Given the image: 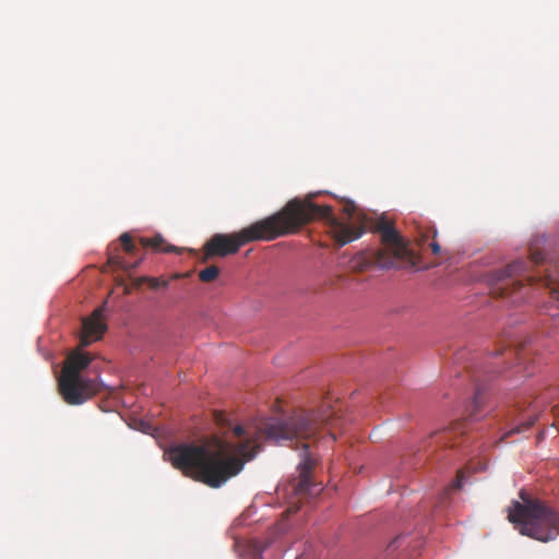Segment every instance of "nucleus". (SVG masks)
<instances>
[{
  "label": "nucleus",
  "mask_w": 559,
  "mask_h": 559,
  "mask_svg": "<svg viewBox=\"0 0 559 559\" xmlns=\"http://www.w3.org/2000/svg\"><path fill=\"white\" fill-rule=\"evenodd\" d=\"M120 241H121V246H122V249L126 253L128 254H134L136 252V247L133 242V239L132 237L130 236V234L128 233H123L121 236H120Z\"/></svg>",
  "instance_id": "obj_15"
},
{
  "label": "nucleus",
  "mask_w": 559,
  "mask_h": 559,
  "mask_svg": "<svg viewBox=\"0 0 559 559\" xmlns=\"http://www.w3.org/2000/svg\"><path fill=\"white\" fill-rule=\"evenodd\" d=\"M59 393L69 405H81L102 391V384L96 379L60 374L58 380Z\"/></svg>",
  "instance_id": "obj_6"
},
{
  "label": "nucleus",
  "mask_w": 559,
  "mask_h": 559,
  "mask_svg": "<svg viewBox=\"0 0 559 559\" xmlns=\"http://www.w3.org/2000/svg\"><path fill=\"white\" fill-rule=\"evenodd\" d=\"M317 218L329 222V234L336 245L342 247L349 242V226L332 216L326 205H318L310 200L295 198L288 201L278 212L260 219L234 234H215L203 246L201 261L224 258L235 254L239 249L252 241H271L278 237L298 233L301 227Z\"/></svg>",
  "instance_id": "obj_2"
},
{
  "label": "nucleus",
  "mask_w": 559,
  "mask_h": 559,
  "mask_svg": "<svg viewBox=\"0 0 559 559\" xmlns=\"http://www.w3.org/2000/svg\"><path fill=\"white\" fill-rule=\"evenodd\" d=\"M219 274V269L216 265L207 266L199 272L201 282L209 283L214 281Z\"/></svg>",
  "instance_id": "obj_14"
},
{
  "label": "nucleus",
  "mask_w": 559,
  "mask_h": 559,
  "mask_svg": "<svg viewBox=\"0 0 559 559\" xmlns=\"http://www.w3.org/2000/svg\"><path fill=\"white\" fill-rule=\"evenodd\" d=\"M298 509H299V507H289V508L286 510V513H295Z\"/></svg>",
  "instance_id": "obj_23"
},
{
  "label": "nucleus",
  "mask_w": 559,
  "mask_h": 559,
  "mask_svg": "<svg viewBox=\"0 0 559 559\" xmlns=\"http://www.w3.org/2000/svg\"><path fill=\"white\" fill-rule=\"evenodd\" d=\"M107 301L96 308L91 316L82 320V333L80 337V346L86 347L93 342L102 338L107 330L104 313L106 311Z\"/></svg>",
  "instance_id": "obj_7"
},
{
  "label": "nucleus",
  "mask_w": 559,
  "mask_h": 559,
  "mask_svg": "<svg viewBox=\"0 0 559 559\" xmlns=\"http://www.w3.org/2000/svg\"><path fill=\"white\" fill-rule=\"evenodd\" d=\"M108 263L112 266V267H118V269H122V270H130V269H134L138 266L139 264V261L133 263V264H130L128 263L123 257L119 255V254H109L108 257Z\"/></svg>",
  "instance_id": "obj_12"
},
{
  "label": "nucleus",
  "mask_w": 559,
  "mask_h": 559,
  "mask_svg": "<svg viewBox=\"0 0 559 559\" xmlns=\"http://www.w3.org/2000/svg\"><path fill=\"white\" fill-rule=\"evenodd\" d=\"M367 230L380 234L382 247L353 255L352 270L365 271L371 266L382 270L412 269L418 264L419 257L409 249L392 222L367 213L352 200V241Z\"/></svg>",
  "instance_id": "obj_3"
},
{
  "label": "nucleus",
  "mask_w": 559,
  "mask_h": 559,
  "mask_svg": "<svg viewBox=\"0 0 559 559\" xmlns=\"http://www.w3.org/2000/svg\"><path fill=\"white\" fill-rule=\"evenodd\" d=\"M463 478H464V472L457 471L456 478L452 481L450 487L447 489L445 493H448L449 490L460 489L462 487Z\"/></svg>",
  "instance_id": "obj_20"
},
{
  "label": "nucleus",
  "mask_w": 559,
  "mask_h": 559,
  "mask_svg": "<svg viewBox=\"0 0 559 559\" xmlns=\"http://www.w3.org/2000/svg\"><path fill=\"white\" fill-rule=\"evenodd\" d=\"M213 417L215 423L222 428V429H230L233 428V424L230 419L228 418L227 414L224 412L215 411L213 413Z\"/></svg>",
  "instance_id": "obj_16"
},
{
  "label": "nucleus",
  "mask_w": 559,
  "mask_h": 559,
  "mask_svg": "<svg viewBox=\"0 0 559 559\" xmlns=\"http://www.w3.org/2000/svg\"><path fill=\"white\" fill-rule=\"evenodd\" d=\"M465 423L464 421H456L454 423L449 429H444L442 431H436L431 433L430 440L428 445H431L433 441L437 443L443 444V445H450L453 447L452 443V436L453 435H462L464 433Z\"/></svg>",
  "instance_id": "obj_10"
},
{
  "label": "nucleus",
  "mask_w": 559,
  "mask_h": 559,
  "mask_svg": "<svg viewBox=\"0 0 559 559\" xmlns=\"http://www.w3.org/2000/svg\"><path fill=\"white\" fill-rule=\"evenodd\" d=\"M481 402H483L481 393H480L479 390H477L475 395H474V399H473V402H472V405H471V409L468 411V418L469 419H477L478 418L477 409L479 408Z\"/></svg>",
  "instance_id": "obj_18"
},
{
  "label": "nucleus",
  "mask_w": 559,
  "mask_h": 559,
  "mask_svg": "<svg viewBox=\"0 0 559 559\" xmlns=\"http://www.w3.org/2000/svg\"><path fill=\"white\" fill-rule=\"evenodd\" d=\"M534 425V419H530V420H526V421H523L521 423L520 425H518L516 427H514L513 429H511L509 432H507L502 439L507 438L508 436L510 435H513V433H520V432H523L527 429H530L532 426Z\"/></svg>",
  "instance_id": "obj_19"
},
{
  "label": "nucleus",
  "mask_w": 559,
  "mask_h": 559,
  "mask_svg": "<svg viewBox=\"0 0 559 559\" xmlns=\"http://www.w3.org/2000/svg\"><path fill=\"white\" fill-rule=\"evenodd\" d=\"M509 520L522 535L540 542L551 540L559 535V513L540 500L514 502Z\"/></svg>",
  "instance_id": "obj_4"
},
{
  "label": "nucleus",
  "mask_w": 559,
  "mask_h": 559,
  "mask_svg": "<svg viewBox=\"0 0 559 559\" xmlns=\"http://www.w3.org/2000/svg\"><path fill=\"white\" fill-rule=\"evenodd\" d=\"M414 227V241L416 246L421 249L427 245L429 238H432V241L428 245L433 254H439L441 251L440 245L435 240L437 237V229L431 224V222L419 218L413 221Z\"/></svg>",
  "instance_id": "obj_8"
},
{
  "label": "nucleus",
  "mask_w": 559,
  "mask_h": 559,
  "mask_svg": "<svg viewBox=\"0 0 559 559\" xmlns=\"http://www.w3.org/2000/svg\"><path fill=\"white\" fill-rule=\"evenodd\" d=\"M92 358L87 353L74 352L67 358V361L62 368V374H74V377H83L82 370L85 369Z\"/></svg>",
  "instance_id": "obj_9"
},
{
  "label": "nucleus",
  "mask_w": 559,
  "mask_h": 559,
  "mask_svg": "<svg viewBox=\"0 0 559 559\" xmlns=\"http://www.w3.org/2000/svg\"><path fill=\"white\" fill-rule=\"evenodd\" d=\"M334 413L299 411L285 419L271 418L261 423L254 432L242 426L233 428L238 442L214 438L213 444L179 443L165 452L173 466L185 476L219 488L227 480L238 475L245 464L259 451L258 439L264 438L275 442L290 441L301 443L299 478L294 487L298 496H312L321 488L311 481V472L318 463L311 451L323 425L328 424Z\"/></svg>",
  "instance_id": "obj_1"
},
{
  "label": "nucleus",
  "mask_w": 559,
  "mask_h": 559,
  "mask_svg": "<svg viewBox=\"0 0 559 559\" xmlns=\"http://www.w3.org/2000/svg\"><path fill=\"white\" fill-rule=\"evenodd\" d=\"M146 282L152 289H158L160 287H167L168 282L156 277H141L136 282V286Z\"/></svg>",
  "instance_id": "obj_17"
},
{
  "label": "nucleus",
  "mask_w": 559,
  "mask_h": 559,
  "mask_svg": "<svg viewBox=\"0 0 559 559\" xmlns=\"http://www.w3.org/2000/svg\"><path fill=\"white\" fill-rule=\"evenodd\" d=\"M347 273V262L345 258L337 263L336 276L342 280Z\"/></svg>",
  "instance_id": "obj_21"
},
{
  "label": "nucleus",
  "mask_w": 559,
  "mask_h": 559,
  "mask_svg": "<svg viewBox=\"0 0 559 559\" xmlns=\"http://www.w3.org/2000/svg\"><path fill=\"white\" fill-rule=\"evenodd\" d=\"M401 538H402L401 536H397L396 538H394V539L390 543L389 548H394V549H395V548H397V547H399V545H400V540H401Z\"/></svg>",
  "instance_id": "obj_22"
},
{
  "label": "nucleus",
  "mask_w": 559,
  "mask_h": 559,
  "mask_svg": "<svg viewBox=\"0 0 559 559\" xmlns=\"http://www.w3.org/2000/svg\"><path fill=\"white\" fill-rule=\"evenodd\" d=\"M544 286L548 289L550 298L552 300L559 301V278L552 280L549 275L547 278L543 280Z\"/></svg>",
  "instance_id": "obj_13"
},
{
  "label": "nucleus",
  "mask_w": 559,
  "mask_h": 559,
  "mask_svg": "<svg viewBox=\"0 0 559 559\" xmlns=\"http://www.w3.org/2000/svg\"><path fill=\"white\" fill-rule=\"evenodd\" d=\"M543 252L535 248H531L530 258L527 260H516L507 265L502 270H496L487 275V283L490 288V294L495 297H514V302L523 298L522 290L525 285L521 277H524L531 284L533 277L528 275L532 265H538L544 261Z\"/></svg>",
  "instance_id": "obj_5"
},
{
  "label": "nucleus",
  "mask_w": 559,
  "mask_h": 559,
  "mask_svg": "<svg viewBox=\"0 0 559 559\" xmlns=\"http://www.w3.org/2000/svg\"><path fill=\"white\" fill-rule=\"evenodd\" d=\"M142 248H151L156 252H179L180 250L171 245H165V240L160 235H156L152 238L142 237L139 240Z\"/></svg>",
  "instance_id": "obj_11"
}]
</instances>
